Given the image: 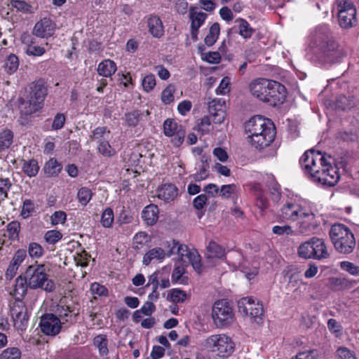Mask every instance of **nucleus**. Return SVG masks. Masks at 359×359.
I'll use <instances>...</instances> for the list:
<instances>
[{"mask_svg": "<svg viewBox=\"0 0 359 359\" xmlns=\"http://www.w3.org/2000/svg\"><path fill=\"white\" fill-rule=\"evenodd\" d=\"M331 160L330 156L311 149L304 152L299 162L311 180L323 186L333 187L339 180L340 175Z\"/></svg>", "mask_w": 359, "mask_h": 359, "instance_id": "nucleus-1", "label": "nucleus"}, {"mask_svg": "<svg viewBox=\"0 0 359 359\" xmlns=\"http://www.w3.org/2000/svg\"><path fill=\"white\" fill-rule=\"evenodd\" d=\"M278 217L282 220L299 221L297 230L301 234L312 233L320 224L313 209L306 202L287 201L280 208Z\"/></svg>", "mask_w": 359, "mask_h": 359, "instance_id": "nucleus-2", "label": "nucleus"}, {"mask_svg": "<svg viewBox=\"0 0 359 359\" xmlns=\"http://www.w3.org/2000/svg\"><path fill=\"white\" fill-rule=\"evenodd\" d=\"M245 130L248 134V139L255 148L262 150L269 146L276 136L275 126L269 119L257 116L245 123Z\"/></svg>", "mask_w": 359, "mask_h": 359, "instance_id": "nucleus-3", "label": "nucleus"}, {"mask_svg": "<svg viewBox=\"0 0 359 359\" xmlns=\"http://www.w3.org/2000/svg\"><path fill=\"white\" fill-rule=\"evenodd\" d=\"M330 35V30L325 26L318 27L315 32V43L319 48L320 57L326 63L337 62L343 56L338 44Z\"/></svg>", "mask_w": 359, "mask_h": 359, "instance_id": "nucleus-4", "label": "nucleus"}, {"mask_svg": "<svg viewBox=\"0 0 359 359\" xmlns=\"http://www.w3.org/2000/svg\"><path fill=\"white\" fill-rule=\"evenodd\" d=\"M329 234L334 249L339 253L348 255L353 252L356 241L354 234L347 226L336 223L331 226Z\"/></svg>", "mask_w": 359, "mask_h": 359, "instance_id": "nucleus-5", "label": "nucleus"}, {"mask_svg": "<svg viewBox=\"0 0 359 359\" xmlns=\"http://www.w3.org/2000/svg\"><path fill=\"white\" fill-rule=\"evenodd\" d=\"M28 285L30 289H42L47 292L54 291L55 283L48 278L46 273V267L43 264L35 262L34 264L28 266L25 271Z\"/></svg>", "mask_w": 359, "mask_h": 359, "instance_id": "nucleus-6", "label": "nucleus"}, {"mask_svg": "<svg viewBox=\"0 0 359 359\" xmlns=\"http://www.w3.org/2000/svg\"><path fill=\"white\" fill-rule=\"evenodd\" d=\"M47 95V89L43 81L32 83L28 95L25 100L20 102V108L25 115L32 114L42 107V104Z\"/></svg>", "mask_w": 359, "mask_h": 359, "instance_id": "nucleus-7", "label": "nucleus"}, {"mask_svg": "<svg viewBox=\"0 0 359 359\" xmlns=\"http://www.w3.org/2000/svg\"><path fill=\"white\" fill-rule=\"evenodd\" d=\"M204 346L223 358L229 356L235 348L232 339L225 334L211 335L205 339Z\"/></svg>", "mask_w": 359, "mask_h": 359, "instance_id": "nucleus-8", "label": "nucleus"}, {"mask_svg": "<svg viewBox=\"0 0 359 359\" xmlns=\"http://www.w3.org/2000/svg\"><path fill=\"white\" fill-rule=\"evenodd\" d=\"M339 25L344 29H349L357 22L356 8L353 4L348 0H336Z\"/></svg>", "mask_w": 359, "mask_h": 359, "instance_id": "nucleus-9", "label": "nucleus"}, {"mask_svg": "<svg viewBox=\"0 0 359 359\" xmlns=\"http://www.w3.org/2000/svg\"><path fill=\"white\" fill-rule=\"evenodd\" d=\"M212 316L218 327L229 325L233 320L232 308L226 299L215 302L212 306Z\"/></svg>", "mask_w": 359, "mask_h": 359, "instance_id": "nucleus-10", "label": "nucleus"}, {"mask_svg": "<svg viewBox=\"0 0 359 359\" xmlns=\"http://www.w3.org/2000/svg\"><path fill=\"white\" fill-rule=\"evenodd\" d=\"M238 311L245 316L254 319L257 323L262 320L264 314L263 305L257 302H255L252 297H243L238 302Z\"/></svg>", "mask_w": 359, "mask_h": 359, "instance_id": "nucleus-11", "label": "nucleus"}, {"mask_svg": "<svg viewBox=\"0 0 359 359\" xmlns=\"http://www.w3.org/2000/svg\"><path fill=\"white\" fill-rule=\"evenodd\" d=\"M39 326L44 334L54 337L60 332L62 323L55 314L46 313L41 316Z\"/></svg>", "mask_w": 359, "mask_h": 359, "instance_id": "nucleus-12", "label": "nucleus"}, {"mask_svg": "<svg viewBox=\"0 0 359 359\" xmlns=\"http://www.w3.org/2000/svg\"><path fill=\"white\" fill-rule=\"evenodd\" d=\"M269 86L266 103L273 107L283 104L286 97L285 87L272 80H269Z\"/></svg>", "mask_w": 359, "mask_h": 359, "instance_id": "nucleus-13", "label": "nucleus"}, {"mask_svg": "<svg viewBox=\"0 0 359 359\" xmlns=\"http://www.w3.org/2000/svg\"><path fill=\"white\" fill-rule=\"evenodd\" d=\"M65 300L61 299L57 304L56 313L57 318L60 319L62 325H73L76 323L79 316V311L75 309L74 305L65 304Z\"/></svg>", "mask_w": 359, "mask_h": 359, "instance_id": "nucleus-14", "label": "nucleus"}, {"mask_svg": "<svg viewBox=\"0 0 359 359\" xmlns=\"http://www.w3.org/2000/svg\"><path fill=\"white\" fill-rule=\"evenodd\" d=\"M14 326L18 329L24 330L28 320L27 308L23 302H15L11 310Z\"/></svg>", "mask_w": 359, "mask_h": 359, "instance_id": "nucleus-15", "label": "nucleus"}, {"mask_svg": "<svg viewBox=\"0 0 359 359\" xmlns=\"http://www.w3.org/2000/svg\"><path fill=\"white\" fill-rule=\"evenodd\" d=\"M269 88V80L266 79H257L250 84L252 95L264 102H266Z\"/></svg>", "mask_w": 359, "mask_h": 359, "instance_id": "nucleus-16", "label": "nucleus"}, {"mask_svg": "<svg viewBox=\"0 0 359 359\" xmlns=\"http://www.w3.org/2000/svg\"><path fill=\"white\" fill-rule=\"evenodd\" d=\"M27 257V251L24 249H18L14 254L10 264L6 271L7 279H12L16 274L20 266Z\"/></svg>", "mask_w": 359, "mask_h": 359, "instance_id": "nucleus-17", "label": "nucleus"}, {"mask_svg": "<svg viewBox=\"0 0 359 359\" xmlns=\"http://www.w3.org/2000/svg\"><path fill=\"white\" fill-rule=\"evenodd\" d=\"M55 25L49 18H44L37 22L34 27L33 33L36 36L47 38L53 34Z\"/></svg>", "mask_w": 359, "mask_h": 359, "instance_id": "nucleus-18", "label": "nucleus"}, {"mask_svg": "<svg viewBox=\"0 0 359 359\" xmlns=\"http://www.w3.org/2000/svg\"><path fill=\"white\" fill-rule=\"evenodd\" d=\"M158 198L165 201H173L178 194V189L172 184H164L156 190Z\"/></svg>", "mask_w": 359, "mask_h": 359, "instance_id": "nucleus-19", "label": "nucleus"}, {"mask_svg": "<svg viewBox=\"0 0 359 359\" xmlns=\"http://www.w3.org/2000/svg\"><path fill=\"white\" fill-rule=\"evenodd\" d=\"M312 241L313 259L320 260L327 258L330 255L325 241L316 237H313Z\"/></svg>", "mask_w": 359, "mask_h": 359, "instance_id": "nucleus-20", "label": "nucleus"}, {"mask_svg": "<svg viewBox=\"0 0 359 359\" xmlns=\"http://www.w3.org/2000/svg\"><path fill=\"white\" fill-rule=\"evenodd\" d=\"M209 111L212 118V121L216 124H221L224 122L226 117V112L222 106L220 104V101H218V104H215L214 100L209 106Z\"/></svg>", "mask_w": 359, "mask_h": 359, "instance_id": "nucleus-21", "label": "nucleus"}, {"mask_svg": "<svg viewBox=\"0 0 359 359\" xmlns=\"http://www.w3.org/2000/svg\"><path fill=\"white\" fill-rule=\"evenodd\" d=\"M142 218L147 225H154L158 218V208L155 205L145 207L142 212Z\"/></svg>", "mask_w": 359, "mask_h": 359, "instance_id": "nucleus-22", "label": "nucleus"}, {"mask_svg": "<svg viewBox=\"0 0 359 359\" xmlns=\"http://www.w3.org/2000/svg\"><path fill=\"white\" fill-rule=\"evenodd\" d=\"M116 63L109 59L102 61L97 66V72L100 76L110 77L116 72Z\"/></svg>", "mask_w": 359, "mask_h": 359, "instance_id": "nucleus-23", "label": "nucleus"}, {"mask_svg": "<svg viewBox=\"0 0 359 359\" xmlns=\"http://www.w3.org/2000/svg\"><path fill=\"white\" fill-rule=\"evenodd\" d=\"M62 170V165L56 158H50L44 165L43 170L45 175L48 177L57 176Z\"/></svg>", "mask_w": 359, "mask_h": 359, "instance_id": "nucleus-24", "label": "nucleus"}, {"mask_svg": "<svg viewBox=\"0 0 359 359\" xmlns=\"http://www.w3.org/2000/svg\"><path fill=\"white\" fill-rule=\"evenodd\" d=\"M148 27L153 36L159 38L163 34V26L161 19L151 16L148 19Z\"/></svg>", "mask_w": 359, "mask_h": 359, "instance_id": "nucleus-25", "label": "nucleus"}, {"mask_svg": "<svg viewBox=\"0 0 359 359\" xmlns=\"http://www.w3.org/2000/svg\"><path fill=\"white\" fill-rule=\"evenodd\" d=\"M165 257V250L161 248H154L144 255L142 262L144 265H149L152 260H162Z\"/></svg>", "mask_w": 359, "mask_h": 359, "instance_id": "nucleus-26", "label": "nucleus"}, {"mask_svg": "<svg viewBox=\"0 0 359 359\" xmlns=\"http://www.w3.org/2000/svg\"><path fill=\"white\" fill-rule=\"evenodd\" d=\"M22 171L29 177H35L39 170L36 160L32 158L28 161L22 160Z\"/></svg>", "mask_w": 359, "mask_h": 359, "instance_id": "nucleus-27", "label": "nucleus"}, {"mask_svg": "<svg viewBox=\"0 0 359 359\" xmlns=\"http://www.w3.org/2000/svg\"><path fill=\"white\" fill-rule=\"evenodd\" d=\"M189 17L191 21V27L200 28L207 18V14L198 12L196 8L191 7L189 11Z\"/></svg>", "mask_w": 359, "mask_h": 359, "instance_id": "nucleus-28", "label": "nucleus"}, {"mask_svg": "<svg viewBox=\"0 0 359 359\" xmlns=\"http://www.w3.org/2000/svg\"><path fill=\"white\" fill-rule=\"evenodd\" d=\"M208 258H222L225 255V250L215 241H210L207 247Z\"/></svg>", "mask_w": 359, "mask_h": 359, "instance_id": "nucleus-29", "label": "nucleus"}, {"mask_svg": "<svg viewBox=\"0 0 359 359\" xmlns=\"http://www.w3.org/2000/svg\"><path fill=\"white\" fill-rule=\"evenodd\" d=\"M220 29L219 25L217 22L213 23L209 29L208 34L205 38V43L208 46H212L218 39L219 35Z\"/></svg>", "mask_w": 359, "mask_h": 359, "instance_id": "nucleus-30", "label": "nucleus"}, {"mask_svg": "<svg viewBox=\"0 0 359 359\" xmlns=\"http://www.w3.org/2000/svg\"><path fill=\"white\" fill-rule=\"evenodd\" d=\"M312 238L300 245L298 248L299 257L305 259H313Z\"/></svg>", "mask_w": 359, "mask_h": 359, "instance_id": "nucleus-31", "label": "nucleus"}, {"mask_svg": "<svg viewBox=\"0 0 359 359\" xmlns=\"http://www.w3.org/2000/svg\"><path fill=\"white\" fill-rule=\"evenodd\" d=\"M13 133L10 130H4L0 133V151L5 150L12 144Z\"/></svg>", "mask_w": 359, "mask_h": 359, "instance_id": "nucleus-32", "label": "nucleus"}, {"mask_svg": "<svg viewBox=\"0 0 359 359\" xmlns=\"http://www.w3.org/2000/svg\"><path fill=\"white\" fill-rule=\"evenodd\" d=\"M186 260L187 263H189L192 265L195 271L198 273L201 272L202 268L201 256L196 250H191Z\"/></svg>", "mask_w": 359, "mask_h": 359, "instance_id": "nucleus-33", "label": "nucleus"}, {"mask_svg": "<svg viewBox=\"0 0 359 359\" xmlns=\"http://www.w3.org/2000/svg\"><path fill=\"white\" fill-rule=\"evenodd\" d=\"M19 66V60L18 57L14 54L9 55L4 63L5 71L8 74H13L16 72Z\"/></svg>", "mask_w": 359, "mask_h": 359, "instance_id": "nucleus-34", "label": "nucleus"}, {"mask_svg": "<svg viewBox=\"0 0 359 359\" xmlns=\"http://www.w3.org/2000/svg\"><path fill=\"white\" fill-rule=\"evenodd\" d=\"M144 114L139 110H135L125 114V121L128 126L135 127L138 125Z\"/></svg>", "mask_w": 359, "mask_h": 359, "instance_id": "nucleus-35", "label": "nucleus"}, {"mask_svg": "<svg viewBox=\"0 0 359 359\" xmlns=\"http://www.w3.org/2000/svg\"><path fill=\"white\" fill-rule=\"evenodd\" d=\"M238 31L239 34L244 39H249L254 33V29L250 27V24L244 19H238Z\"/></svg>", "mask_w": 359, "mask_h": 359, "instance_id": "nucleus-36", "label": "nucleus"}, {"mask_svg": "<svg viewBox=\"0 0 359 359\" xmlns=\"http://www.w3.org/2000/svg\"><path fill=\"white\" fill-rule=\"evenodd\" d=\"M9 6L12 9L15 8L17 12L22 13H32V6L27 4L25 1L22 0H11Z\"/></svg>", "mask_w": 359, "mask_h": 359, "instance_id": "nucleus-37", "label": "nucleus"}, {"mask_svg": "<svg viewBox=\"0 0 359 359\" xmlns=\"http://www.w3.org/2000/svg\"><path fill=\"white\" fill-rule=\"evenodd\" d=\"M93 343L98 348L100 355H105L108 353L107 339L105 335L96 336L93 339Z\"/></svg>", "mask_w": 359, "mask_h": 359, "instance_id": "nucleus-38", "label": "nucleus"}, {"mask_svg": "<svg viewBox=\"0 0 359 359\" xmlns=\"http://www.w3.org/2000/svg\"><path fill=\"white\" fill-rule=\"evenodd\" d=\"M187 297V293L180 289H172L168 293V299L174 303H182Z\"/></svg>", "mask_w": 359, "mask_h": 359, "instance_id": "nucleus-39", "label": "nucleus"}, {"mask_svg": "<svg viewBox=\"0 0 359 359\" xmlns=\"http://www.w3.org/2000/svg\"><path fill=\"white\" fill-rule=\"evenodd\" d=\"M28 253L32 258L39 259L43 255L44 250L38 243L32 242L29 244Z\"/></svg>", "mask_w": 359, "mask_h": 359, "instance_id": "nucleus-40", "label": "nucleus"}, {"mask_svg": "<svg viewBox=\"0 0 359 359\" xmlns=\"http://www.w3.org/2000/svg\"><path fill=\"white\" fill-rule=\"evenodd\" d=\"M114 212L111 208H106L102 214L101 224L103 227L109 228L114 222Z\"/></svg>", "mask_w": 359, "mask_h": 359, "instance_id": "nucleus-41", "label": "nucleus"}, {"mask_svg": "<svg viewBox=\"0 0 359 359\" xmlns=\"http://www.w3.org/2000/svg\"><path fill=\"white\" fill-rule=\"evenodd\" d=\"M175 88L174 85H168L161 93V100L165 104H169L174 101Z\"/></svg>", "mask_w": 359, "mask_h": 359, "instance_id": "nucleus-42", "label": "nucleus"}, {"mask_svg": "<svg viewBox=\"0 0 359 359\" xmlns=\"http://www.w3.org/2000/svg\"><path fill=\"white\" fill-rule=\"evenodd\" d=\"M27 287H29L28 282L27 280L26 276L24 273L15 280V292L23 295L26 293Z\"/></svg>", "mask_w": 359, "mask_h": 359, "instance_id": "nucleus-43", "label": "nucleus"}, {"mask_svg": "<svg viewBox=\"0 0 359 359\" xmlns=\"http://www.w3.org/2000/svg\"><path fill=\"white\" fill-rule=\"evenodd\" d=\"M77 198L79 203L82 205L86 206L91 200L92 192L88 188L82 187L77 193Z\"/></svg>", "mask_w": 359, "mask_h": 359, "instance_id": "nucleus-44", "label": "nucleus"}, {"mask_svg": "<svg viewBox=\"0 0 359 359\" xmlns=\"http://www.w3.org/2000/svg\"><path fill=\"white\" fill-rule=\"evenodd\" d=\"M331 283L334 290H344L350 288L352 286V282L345 278H333Z\"/></svg>", "mask_w": 359, "mask_h": 359, "instance_id": "nucleus-45", "label": "nucleus"}, {"mask_svg": "<svg viewBox=\"0 0 359 359\" xmlns=\"http://www.w3.org/2000/svg\"><path fill=\"white\" fill-rule=\"evenodd\" d=\"M164 134L171 137L179 130L177 123L172 119L168 118L163 123Z\"/></svg>", "mask_w": 359, "mask_h": 359, "instance_id": "nucleus-46", "label": "nucleus"}, {"mask_svg": "<svg viewBox=\"0 0 359 359\" xmlns=\"http://www.w3.org/2000/svg\"><path fill=\"white\" fill-rule=\"evenodd\" d=\"M97 149L102 155L106 157H111L116 153L115 149L111 147L108 141L100 142Z\"/></svg>", "mask_w": 359, "mask_h": 359, "instance_id": "nucleus-47", "label": "nucleus"}, {"mask_svg": "<svg viewBox=\"0 0 359 359\" xmlns=\"http://www.w3.org/2000/svg\"><path fill=\"white\" fill-rule=\"evenodd\" d=\"M6 227L8 233V238L13 241L18 239L20 229V222L18 221H13L8 223Z\"/></svg>", "mask_w": 359, "mask_h": 359, "instance_id": "nucleus-48", "label": "nucleus"}, {"mask_svg": "<svg viewBox=\"0 0 359 359\" xmlns=\"http://www.w3.org/2000/svg\"><path fill=\"white\" fill-rule=\"evenodd\" d=\"M12 187V183L8 178L0 177V201H4L8 198V191Z\"/></svg>", "mask_w": 359, "mask_h": 359, "instance_id": "nucleus-49", "label": "nucleus"}, {"mask_svg": "<svg viewBox=\"0 0 359 359\" xmlns=\"http://www.w3.org/2000/svg\"><path fill=\"white\" fill-rule=\"evenodd\" d=\"M21 352L19 348L15 347L8 348L3 351L0 355V359H20Z\"/></svg>", "mask_w": 359, "mask_h": 359, "instance_id": "nucleus-50", "label": "nucleus"}, {"mask_svg": "<svg viewBox=\"0 0 359 359\" xmlns=\"http://www.w3.org/2000/svg\"><path fill=\"white\" fill-rule=\"evenodd\" d=\"M340 268L341 270L348 272L352 276H359V266L348 261H343L340 262Z\"/></svg>", "mask_w": 359, "mask_h": 359, "instance_id": "nucleus-51", "label": "nucleus"}, {"mask_svg": "<svg viewBox=\"0 0 359 359\" xmlns=\"http://www.w3.org/2000/svg\"><path fill=\"white\" fill-rule=\"evenodd\" d=\"M211 121L209 116H204L196 126V130L201 134H207L210 131Z\"/></svg>", "mask_w": 359, "mask_h": 359, "instance_id": "nucleus-52", "label": "nucleus"}, {"mask_svg": "<svg viewBox=\"0 0 359 359\" xmlns=\"http://www.w3.org/2000/svg\"><path fill=\"white\" fill-rule=\"evenodd\" d=\"M34 210V204L32 201L29 199H26L23 202L22 210H21V216L24 218H28L31 216L32 213Z\"/></svg>", "mask_w": 359, "mask_h": 359, "instance_id": "nucleus-53", "label": "nucleus"}, {"mask_svg": "<svg viewBox=\"0 0 359 359\" xmlns=\"http://www.w3.org/2000/svg\"><path fill=\"white\" fill-rule=\"evenodd\" d=\"M62 237V234L56 230L48 231L44 236L45 241L50 244H54L59 241Z\"/></svg>", "mask_w": 359, "mask_h": 359, "instance_id": "nucleus-54", "label": "nucleus"}, {"mask_svg": "<svg viewBox=\"0 0 359 359\" xmlns=\"http://www.w3.org/2000/svg\"><path fill=\"white\" fill-rule=\"evenodd\" d=\"M142 85L145 91H151L156 86V79L154 75L151 74L145 76L142 79Z\"/></svg>", "mask_w": 359, "mask_h": 359, "instance_id": "nucleus-55", "label": "nucleus"}, {"mask_svg": "<svg viewBox=\"0 0 359 359\" xmlns=\"http://www.w3.org/2000/svg\"><path fill=\"white\" fill-rule=\"evenodd\" d=\"M272 231L276 235H294V232L292 226L289 225L284 226H274L272 229Z\"/></svg>", "mask_w": 359, "mask_h": 359, "instance_id": "nucleus-56", "label": "nucleus"}, {"mask_svg": "<svg viewBox=\"0 0 359 359\" xmlns=\"http://www.w3.org/2000/svg\"><path fill=\"white\" fill-rule=\"evenodd\" d=\"M285 276L288 277V283L292 287H294L297 285L299 279V271L290 268L285 271Z\"/></svg>", "mask_w": 359, "mask_h": 359, "instance_id": "nucleus-57", "label": "nucleus"}, {"mask_svg": "<svg viewBox=\"0 0 359 359\" xmlns=\"http://www.w3.org/2000/svg\"><path fill=\"white\" fill-rule=\"evenodd\" d=\"M90 291L93 294H97L99 297H106L108 294V290L104 285L97 283L91 284Z\"/></svg>", "mask_w": 359, "mask_h": 359, "instance_id": "nucleus-58", "label": "nucleus"}, {"mask_svg": "<svg viewBox=\"0 0 359 359\" xmlns=\"http://www.w3.org/2000/svg\"><path fill=\"white\" fill-rule=\"evenodd\" d=\"M184 271L185 270L183 266H175L172 273V281L175 283L180 282L183 283L184 282L183 277Z\"/></svg>", "mask_w": 359, "mask_h": 359, "instance_id": "nucleus-59", "label": "nucleus"}, {"mask_svg": "<svg viewBox=\"0 0 359 359\" xmlns=\"http://www.w3.org/2000/svg\"><path fill=\"white\" fill-rule=\"evenodd\" d=\"M67 219V215L63 211H56L50 217L51 223L53 225L63 224Z\"/></svg>", "mask_w": 359, "mask_h": 359, "instance_id": "nucleus-60", "label": "nucleus"}, {"mask_svg": "<svg viewBox=\"0 0 359 359\" xmlns=\"http://www.w3.org/2000/svg\"><path fill=\"white\" fill-rule=\"evenodd\" d=\"M208 165L203 164L199 168V170L194 175L193 177L194 180L196 182H201L203 180H205L208 177Z\"/></svg>", "mask_w": 359, "mask_h": 359, "instance_id": "nucleus-61", "label": "nucleus"}, {"mask_svg": "<svg viewBox=\"0 0 359 359\" xmlns=\"http://www.w3.org/2000/svg\"><path fill=\"white\" fill-rule=\"evenodd\" d=\"M26 53L29 55L41 56L45 53V49L43 47L34 45H29Z\"/></svg>", "mask_w": 359, "mask_h": 359, "instance_id": "nucleus-62", "label": "nucleus"}, {"mask_svg": "<svg viewBox=\"0 0 359 359\" xmlns=\"http://www.w3.org/2000/svg\"><path fill=\"white\" fill-rule=\"evenodd\" d=\"M65 122V116L63 114L58 113L55 115L53 119V122L52 124V128L53 130H59L61 129Z\"/></svg>", "mask_w": 359, "mask_h": 359, "instance_id": "nucleus-63", "label": "nucleus"}, {"mask_svg": "<svg viewBox=\"0 0 359 359\" xmlns=\"http://www.w3.org/2000/svg\"><path fill=\"white\" fill-rule=\"evenodd\" d=\"M337 353L341 359H355L353 353L345 347L339 348Z\"/></svg>", "mask_w": 359, "mask_h": 359, "instance_id": "nucleus-64", "label": "nucleus"}]
</instances>
